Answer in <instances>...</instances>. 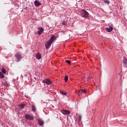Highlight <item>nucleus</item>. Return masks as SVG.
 Returning a JSON list of instances; mask_svg holds the SVG:
<instances>
[{
  "label": "nucleus",
  "mask_w": 127,
  "mask_h": 127,
  "mask_svg": "<svg viewBox=\"0 0 127 127\" xmlns=\"http://www.w3.org/2000/svg\"><path fill=\"white\" fill-rule=\"evenodd\" d=\"M56 40V38H55V36H54V35H53L50 38V40H49L45 44L46 49L50 48L51 44H52V43H53V42Z\"/></svg>",
  "instance_id": "obj_1"
},
{
  "label": "nucleus",
  "mask_w": 127,
  "mask_h": 127,
  "mask_svg": "<svg viewBox=\"0 0 127 127\" xmlns=\"http://www.w3.org/2000/svg\"><path fill=\"white\" fill-rule=\"evenodd\" d=\"M81 14L83 17H88L89 13L84 9H82L81 11Z\"/></svg>",
  "instance_id": "obj_2"
},
{
  "label": "nucleus",
  "mask_w": 127,
  "mask_h": 127,
  "mask_svg": "<svg viewBox=\"0 0 127 127\" xmlns=\"http://www.w3.org/2000/svg\"><path fill=\"white\" fill-rule=\"evenodd\" d=\"M15 57L17 59V62H18L21 58H22V57H21V55L19 53H17L15 55Z\"/></svg>",
  "instance_id": "obj_3"
},
{
  "label": "nucleus",
  "mask_w": 127,
  "mask_h": 127,
  "mask_svg": "<svg viewBox=\"0 0 127 127\" xmlns=\"http://www.w3.org/2000/svg\"><path fill=\"white\" fill-rule=\"evenodd\" d=\"M43 31H44V29L43 28L40 27L38 29V31L37 32V34H39V35H40L43 33Z\"/></svg>",
  "instance_id": "obj_4"
},
{
  "label": "nucleus",
  "mask_w": 127,
  "mask_h": 127,
  "mask_svg": "<svg viewBox=\"0 0 127 127\" xmlns=\"http://www.w3.org/2000/svg\"><path fill=\"white\" fill-rule=\"evenodd\" d=\"M25 117L27 120H30L31 121H33L34 120L33 115L26 114Z\"/></svg>",
  "instance_id": "obj_5"
},
{
  "label": "nucleus",
  "mask_w": 127,
  "mask_h": 127,
  "mask_svg": "<svg viewBox=\"0 0 127 127\" xmlns=\"http://www.w3.org/2000/svg\"><path fill=\"white\" fill-rule=\"evenodd\" d=\"M43 83H46L47 85H51L52 84V81H50L49 79H46L42 81Z\"/></svg>",
  "instance_id": "obj_6"
},
{
  "label": "nucleus",
  "mask_w": 127,
  "mask_h": 127,
  "mask_svg": "<svg viewBox=\"0 0 127 127\" xmlns=\"http://www.w3.org/2000/svg\"><path fill=\"white\" fill-rule=\"evenodd\" d=\"M61 113H62L63 115H69V114H70V111L65 110H62Z\"/></svg>",
  "instance_id": "obj_7"
},
{
  "label": "nucleus",
  "mask_w": 127,
  "mask_h": 127,
  "mask_svg": "<svg viewBox=\"0 0 127 127\" xmlns=\"http://www.w3.org/2000/svg\"><path fill=\"white\" fill-rule=\"evenodd\" d=\"M34 4L36 6H39L41 5V3L39 2L38 0H35L34 2Z\"/></svg>",
  "instance_id": "obj_8"
},
{
  "label": "nucleus",
  "mask_w": 127,
  "mask_h": 127,
  "mask_svg": "<svg viewBox=\"0 0 127 127\" xmlns=\"http://www.w3.org/2000/svg\"><path fill=\"white\" fill-rule=\"evenodd\" d=\"M123 62H124V67H127V58L124 57V59Z\"/></svg>",
  "instance_id": "obj_9"
},
{
  "label": "nucleus",
  "mask_w": 127,
  "mask_h": 127,
  "mask_svg": "<svg viewBox=\"0 0 127 127\" xmlns=\"http://www.w3.org/2000/svg\"><path fill=\"white\" fill-rule=\"evenodd\" d=\"M38 123H39V125H40L41 127H42V126H43V125H44V121H43L42 120L39 119V120H38Z\"/></svg>",
  "instance_id": "obj_10"
},
{
  "label": "nucleus",
  "mask_w": 127,
  "mask_h": 127,
  "mask_svg": "<svg viewBox=\"0 0 127 127\" xmlns=\"http://www.w3.org/2000/svg\"><path fill=\"white\" fill-rule=\"evenodd\" d=\"M106 31L108 32H111V31H113V27H109V28H106Z\"/></svg>",
  "instance_id": "obj_11"
},
{
  "label": "nucleus",
  "mask_w": 127,
  "mask_h": 127,
  "mask_svg": "<svg viewBox=\"0 0 127 127\" xmlns=\"http://www.w3.org/2000/svg\"><path fill=\"white\" fill-rule=\"evenodd\" d=\"M36 58L39 60L41 59V55L39 53H38L37 55H36Z\"/></svg>",
  "instance_id": "obj_12"
},
{
  "label": "nucleus",
  "mask_w": 127,
  "mask_h": 127,
  "mask_svg": "<svg viewBox=\"0 0 127 127\" xmlns=\"http://www.w3.org/2000/svg\"><path fill=\"white\" fill-rule=\"evenodd\" d=\"M82 93H86V90L85 89H80L79 91V96H80V94H82Z\"/></svg>",
  "instance_id": "obj_13"
},
{
  "label": "nucleus",
  "mask_w": 127,
  "mask_h": 127,
  "mask_svg": "<svg viewBox=\"0 0 127 127\" xmlns=\"http://www.w3.org/2000/svg\"><path fill=\"white\" fill-rule=\"evenodd\" d=\"M32 110L33 112H34V113L36 112V108H35V106H34L33 105H32Z\"/></svg>",
  "instance_id": "obj_14"
},
{
  "label": "nucleus",
  "mask_w": 127,
  "mask_h": 127,
  "mask_svg": "<svg viewBox=\"0 0 127 127\" xmlns=\"http://www.w3.org/2000/svg\"><path fill=\"white\" fill-rule=\"evenodd\" d=\"M4 77V75L1 73V72H0V79H3V78Z\"/></svg>",
  "instance_id": "obj_15"
},
{
  "label": "nucleus",
  "mask_w": 127,
  "mask_h": 127,
  "mask_svg": "<svg viewBox=\"0 0 127 127\" xmlns=\"http://www.w3.org/2000/svg\"><path fill=\"white\" fill-rule=\"evenodd\" d=\"M1 72L3 73V74H5L6 73V71L3 68H2Z\"/></svg>",
  "instance_id": "obj_16"
},
{
  "label": "nucleus",
  "mask_w": 127,
  "mask_h": 127,
  "mask_svg": "<svg viewBox=\"0 0 127 127\" xmlns=\"http://www.w3.org/2000/svg\"><path fill=\"white\" fill-rule=\"evenodd\" d=\"M24 106H25L24 104H20L19 105V107H20V109H24Z\"/></svg>",
  "instance_id": "obj_17"
},
{
  "label": "nucleus",
  "mask_w": 127,
  "mask_h": 127,
  "mask_svg": "<svg viewBox=\"0 0 127 127\" xmlns=\"http://www.w3.org/2000/svg\"><path fill=\"white\" fill-rule=\"evenodd\" d=\"M104 2H105L106 3H107L108 4H109V3H110V1L108 0H104Z\"/></svg>",
  "instance_id": "obj_18"
},
{
  "label": "nucleus",
  "mask_w": 127,
  "mask_h": 127,
  "mask_svg": "<svg viewBox=\"0 0 127 127\" xmlns=\"http://www.w3.org/2000/svg\"><path fill=\"white\" fill-rule=\"evenodd\" d=\"M65 62H66V63H67L69 65H70V64H71V61H70L69 60H66Z\"/></svg>",
  "instance_id": "obj_19"
},
{
  "label": "nucleus",
  "mask_w": 127,
  "mask_h": 127,
  "mask_svg": "<svg viewBox=\"0 0 127 127\" xmlns=\"http://www.w3.org/2000/svg\"><path fill=\"white\" fill-rule=\"evenodd\" d=\"M61 94H62V95H64V96H66L67 95V93H66L63 91H61Z\"/></svg>",
  "instance_id": "obj_20"
},
{
  "label": "nucleus",
  "mask_w": 127,
  "mask_h": 127,
  "mask_svg": "<svg viewBox=\"0 0 127 127\" xmlns=\"http://www.w3.org/2000/svg\"><path fill=\"white\" fill-rule=\"evenodd\" d=\"M64 80H65V82H67V81H68V76H66L64 77Z\"/></svg>",
  "instance_id": "obj_21"
},
{
  "label": "nucleus",
  "mask_w": 127,
  "mask_h": 127,
  "mask_svg": "<svg viewBox=\"0 0 127 127\" xmlns=\"http://www.w3.org/2000/svg\"><path fill=\"white\" fill-rule=\"evenodd\" d=\"M78 120H79V122H81V120H82V116L79 115Z\"/></svg>",
  "instance_id": "obj_22"
},
{
  "label": "nucleus",
  "mask_w": 127,
  "mask_h": 127,
  "mask_svg": "<svg viewBox=\"0 0 127 127\" xmlns=\"http://www.w3.org/2000/svg\"><path fill=\"white\" fill-rule=\"evenodd\" d=\"M62 24L63 25H66V24H67V22H66V21H64L63 23H62Z\"/></svg>",
  "instance_id": "obj_23"
},
{
  "label": "nucleus",
  "mask_w": 127,
  "mask_h": 127,
  "mask_svg": "<svg viewBox=\"0 0 127 127\" xmlns=\"http://www.w3.org/2000/svg\"><path fill=\"white\" fill-rule=\"evenodd\" d=\"M4 85L7 86V83H6V82H5V83H4Z\"/></svg>",
  "instance_id": "obj_24"
}]
</instances>
